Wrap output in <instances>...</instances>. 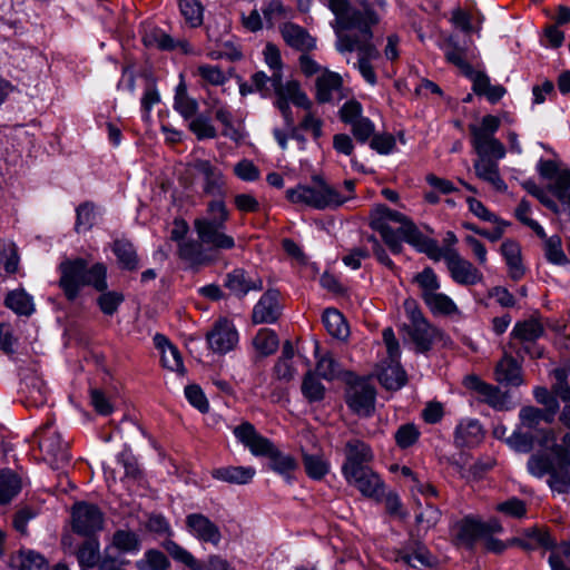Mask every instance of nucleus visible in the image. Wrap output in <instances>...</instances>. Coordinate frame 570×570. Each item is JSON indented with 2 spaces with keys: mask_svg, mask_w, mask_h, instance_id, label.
Masks as SVG:
<instances>
[{
  "mask_svg": "<svg viewBox=\"0 0 570 570\" xmlns=\"http://www.w3.org/2000/svg\"><path fill=\"white\" fill-rule=\"evenodd\" d=\"M323 2L335 17L331 24L336 36V50L341 53L357 51L360 73L366 82L376 85L377 78L371 60L380 57L377 48L372 42V28L380 22L377 12L367 3L362 9L353 7L350 0Z\"/></svg>",
  "mask_w": 570,
  "mask_h": 570,
  "instance_id": "obj_1",
  "label": "nucleus"
},
{
  "mask_svg": "<svg viewBox=\"0 0 570 570\" xmlns=\"http://www.w3.org/2000/svg\"><path fill=\"white\" fill-rule=\"evenodd\" d=\"M58 286L68 302H75L85 286L96 291L108 288V269L105 263H95L90 267L82 257L66 258L58 265Z\"/></svg>",
  "mask_w": 570,
  "mask_h": 570,
  "instance_id": "obj_2",
  "label": "nucleus"
},
{
  "mask_svg": "<svg viewBox=\"0 0 570 570\" xmlns=\"http://www.w3.org/2000/svg\"><path fill=\"white\" fill-rule=\"evenodd\" d=\"M230 218L225 197H214L206 205V216L194 220V228L202 243L216 250L235 248L234 237L226 233Z\"/></svg>",
  "mask_w": 570,
  "mask_h": 570,
  "instance_id": "obj_3",
  "label": "nucleus"
},
{
  "mask_svg": "<svg viewBox=\"0 0 570 570\" xmlns=\"http://www.w3.org/2000/svg\"><path fill=\"white\" fill-rule=\"evenodd\" d=\"M552 458L547 454H533L529 458L528 471L535 478L549 475V487L559 493L570 491V451L563 445L550 442Z\"/></svg>",
  "mask_w": 570,
  "mask_h": 570,
  "instance_id": "obj_4",
  "label": "nucleus"
},
{
  "mask_svg": "<svg viewBox=\"0 0 570 570\" xmlns=\"http://www.w3.org/2000/svg\"><path fill=\"white\" fill-rule=\"evenodd\" d=\"M286 198L293 204H302L314 209H335L347 202V197L321 175H313L311 184L297 185L286 190Z\"/></svg>",
  "mask_w": 570,
  "mask_h": 570,
  "instance_id": "obj_5",
  "label": "nucleus"
},
{
  "mask_svg": "<svg viewBox=\"0 0 570 570\" xmlns=\"http://www.w3.org/2000/svg\"><path fill=\"white\" fill-rule=\"evenodd\" d=\"M500 126V118L493 115L483 116L480 125H469L471 144L480 157L501 159L505 156L503 144L494 137Z\"/></svg>",
  "mask_w": 570,
  "mask_h": 570,
  "instance_id": "obj_6",
  "label": "nucleus"
},
{
  "mask_svg": "<svg viewBox=\"0 0 570 570\" xmlns=\"http://www.w3.org/2000/svg\"><path fill=\"white\" fill-rule=\"evenodd\" d=\"M404 307L409 323L404 324L403 328L415 345L416 352L430 351L435 337V328L425 318L415 301H405Z\"/></svg>",
  "mask_w": 570,
  "mask_h": 570,
  "instance_id": "obj_7",
  "label": "nucleus"
},
{
  "mask_svg": "<svg viewBox=\"0 0 570 570\" xmlns=\"http://www.w3.org/2000/svg\"><path fill=\"white\" fill-rule=\"evenodd\" d=\"M340 120L350 126L353 138L356 142L364 145L375 134V124L363 116V107L355 99L347 100L338 110Z\"/></svg>",
  "mask_w": 570,
  "mask_h": 570,
  "instance_id": "obj_8",
  "label": "nucleus"
},
{
  "mask_svg": "<svg viewBox=\"0 0 570 570\" xmlns=\"http://www.w3.org/2000/svg\"><path fill=\"white\" fill-rule=\"evenodd\" d=\"M376 390L366 379H357L348 383L345 390V402L356 415L370 417L375 411Z\"/></svg>",
  "mask_w": 570,
  "mask_h": 570,
  "instance_id": "obj_9",
  "label": "nucleus"
},
{
  "mask_svg": "<svg viewBox=\"0 0 570 570\" xmlns=\"http://www.w3.org/2000/svg\"><path fill=\"white\" fill-rule=\"evenodd\" d=\"M105 515L98 505L85 501L71 508V528L79 535L91 538L104 528Z\"/></svg>",
  "mask_w": 570,
  "mask_h": 570,
  "instance_id": "obj_10",
  "label": "nucleus"
},
{
  "mask_svg": "<svg viewBox=\"0 0 570 570\" xmlns=\"http://www.w3.org/2000/svg\"><path fill=\"white\" fill-rule=\"evenodd\" d=\"M205 338L210 351L224 355L237 347L239 334L234 322L223 316L214 322Z\"/></svg>",
  "mask_w": 570,
  "mask_h": 570,
  "instance_id": "obj_11",
  "label": "nucleus"
},
{
  "mask_svg": "<svg viewBox=\"0 0 570 570\" xmlns=\"http://www.w3.org/2000/svg\"><path fill=\"white\" fill-rule=\"evenodd\" d=\"M39 449L45 459L50 462L55 469H60L70 462L71 455L69 453L68 442L61 439V435L47 424L39 439Z\"/></svg>",
  "mask_w": 570,
  "mask_h": 570,
  "instance_id": "obj_12",
  "label": "nucleus"
},
{
  "mask_svg": "<svg viewBox=\"0 0 570 570\" xmlns=\"http://www.w3.org/2000/svg\"><path fill=\"white\" fill-rule=\"evenodd\" d=\"M464 385L478 394L480 402L488 404L493 410H510V395L508 392H502L499 386L487 383L476 375L466 376Z\"/></svg>",
  "mask_w": 570,
  "mask_h": 570,
  "instance_id": "obj_13",
  "label": "nucleus"
},
{
  "mask_svg": "<svg viewBox=\"0 0 570 570\" xmlns=\"http://www.w3.org/2000/svg\"><path fill=\"white\" fill-rule=\"evenodd\" d=\"M445 264L452 281L461 286H473L483 279L481 271L456 249L445 254Z\"/></svg>",
  "mask_w": 570,
  "mask_h": 570,
  "instance_id": "obj_14",
  "label": "nucleus"
},
{
  "mask_svg": "<svg viewBox=\"0 0 570 570\" xmlns=\"http://www.w3.org/2000/svg\"><path fill=\"white\" fill-rule=\"evenodd\" d=\"M274 94L275 97L273 105H294L295 107L304 110H309L313 102L307 97L306 92L302 89L301 82L296 79L283 81L281 73L278 79H274Z\"/></svg>",
  "mask_w": 570,
  "mask_h": 570,
  "instance_id": "obj_15",
  "label": "nucleus"
},
{
  "mask_svg": "<svg viewBox=\"0 0 570 570\" xmlns=\"http://www.w3.org/2000/svg\"><path fill=\"white\" fill-rule=\"evenodd\" d=\"M346 482L356 488L364 497L377 502L385 497V483L370 466L344 474Z\"/></svg>",
  "mask_w": 570,
  "mask_h": 570,
  "instance_id": "obj_16",
  "label": "nucleus"
},
{
  "mask_svg": "<svg viewBox=\"0 0 570 570\" xmlns=\"http://www.w3.org/2000/svg\"><path fill=\"white\" fill-rule=\"evenodd\" d=\"M450 533L452 543L456 548H464L469 551L474 550L478 541L483 538L480 518L472 514L465 515L451 527Z\"/></svg>",
  "mask_w": 570,
  "mask_h": 570,
  "instance_id": "obj_17",
  "label": "nucleus"
},
{
  "mask_svg": "<svg viewBox=\"0 0 570 570\" xmlns=\"http://www.w3.org/2000/svg\"><path fill=\"white\" fill-rule=\"evenodd\" d=\"M20 377L19 391L24 395L26 404L36 407L43 405L48 399V387L37 370L21 368Z\"/></svg>",
  "mask_w": 570,
  "mask_h": 570,
  "instance_id": "obj_18",
  "label": "nucleus"
},
{
  "mask_svg": "<svg viewBox=\"0 0 570 570\" xmlns=\"http://www.w3.org/2000/svg\"><path fill=\"white\" fill-rule=\"evenodd\" d=\"M233 433L237 441L247 448L254 456L267 458L275 448V444L258 433L249 422L240 423L234 429Z\"/></svg>",
  "mask_w": 570,
  "mask_h": 570,
  "instance_id": "obj_19",
  "label": "nucleus"
},
{
  "mask_svg": "<svg viewBox=\"0 0 570 570\" xmlns=\"http://www.w3.org/2000/svg\"><path fill=\"white\" fill-rule=\"evenodd\" d=\"M185 525L189 534L200 542L217 547L222 541L219 527L203 513L187 514Z\"/></svg>",
  "mask_w": 570,
  "mask_h": 570,
  "instance_id": "obj_20",
  "label": "nucleus"
},
{
  "mask_svg": "<svg viewBox=\"0 0 570 570\" xmlns=\"http://www.w3.org/2000/svg\"><path fill=\"white\" fill-rule=\"evenodd\" d=\"M193 168L203 177V193L213 197H225V177L220 168L207 159H196Z\"/></svg>",
  "mask_w": 570,
  "mask_h": 570,
  "instance_id": "obj_21",
  "label": "nucleus"
},
{
  "mask_svg": "<svg viewBox=\"0 0 570 570\" xmlns=\"http://www.w3.org/2000/svg\"><path fill=\"white\" fill-rule=\"evenodd\" d=\"M345 460L342 465V474L357 472V470L368 466L373 461L374 453L370 444L360 439H351L344 446Z\"/></svg>",
  "mask_w": 570,
  "mask_h": 570,
  "instance_id": "obj_22",
  "label": "nucleus"
},
{
  "mask_svg": "<svg viewBox=\"0 0 570 570\" xmlns=\"http://www.w3.org/2000/svg\"><path fill=\"white\" fill-rule=\"evenodd\" d=\"M278 297L277 289H267L253 307L252 322L254 324L275 323L279 318L282 309Z\"/></svg>",
  "mask_w": 570,
  "mask_h": 570,
  "instance_id": "obj_23",
  "label": "nucleus"
},
{
  "mask_svg": "<svg viewBox=\"0 0 570 570\" xmlns=\"http://www.w3.org/2000/svg\"><path fill=\"white\" fill-rule=\"evenodd\" d=\"M224 286L239 298L245 297L250 291L259 292L264 288L263 279L252 276L244 268L229 272L224 279Z\"/></svg>",
  "mask_w": 570,
  "mask_h": 570,
  "instance_id": "obj_24",
  "label": "nucleus"
},
{
  "mask_svg": "<svg viewBox=\"0 0 570 570\" xmlns=\"http://www.w3.org/2000/svg\"><path fill=\"white\" fill-rule=\"evenodd\" d=\"M405 242L434 261L443 259L445 262V254L449 250H455L452 247L441 248L435 239L425 236L416 225H409L406 227Z\"/></svg>",
  "mask_w": 570,
  "mask_h": 570,
  "instance_id": "obj_25",
  "label": "nucleus"
},
{
  "mask_svg": "<svg viewBox=\"0 0 570 570\" xmlns=\"http://www.w3.org/2000/svg\"><path fill=\"white\" fill-rule=\"evenodd\" d=\"M279 32L284 42L296 51L303 53L316 49V38L297 23L284 22L279 27Z\"/></svg>",
  "mask_w": 570,
  "mask_h": 570,
  "instance_id": "obj_26",
  "label": "nucleus"
},
{
  "mask_svg": "<svg viewBox=\"0 0 570 570\" xmlns=\"http://www.w3.org/2000/svg\"><path fill=\"white\" fill-rule=\"evenodd\" d=\"M521 425L531 432H535L540 438L538 443L542 448H548L550 442L556 441V434L552 429H538L542 422L541 409L534 406H523L519 412Z\"/></svg>",
  "mask_w": 570,
  "mask_h": 570,
  "instance_id": "obj_27",
  "label": "nucleus"
},
{
  "mask_svg": "<svg viewBox=\"0 0 570 570\" xmlns=\"http://www.w3.org/2000/svg\"><path fill=\"white\" fill-rule=\"evenodd\" d=\"M494 377L501 385L518 387L523 384L521 364L505 353L495 365Z\"/></svg>",
  "mask_w": 570,
  "mask_h": 570,
  "instance_id": "obj_28",
  "label": "nucleus"
},
{
  "mask_svg": "<svg viewBox=\"0 0 570 570\" xmlns=\"http://www.w3.org/2000/svg\"><path fill=\"white\" fill-rule=\"evenodd\" d=\"M315 87L316 100L320 104L331 102L335 97L341 98L343 79L337 72L325 70L317 77Z\"/></svg>",
  "mask_w": 570,
  "mask_h": 570,
  "instance_id": "obj_29",
  "label": "nucleus"
},
{
  "mask_svg": "<svg viewBox=\"0 0 570 570\" xmlns=\"http://www.w3.org/2000/svg\"><path fill=\"white\" fill-rule=\"evenodd\" d=\"M483 435L481 423L475 419H468L456 425L454 442L460 448H473L482 441Z\"/></svg>",
  "mask_w": 570,
  "mask_h": 570,
  "instance_id": "obj_30",
  "label": "nucleus"
},
{
  "mask_svg": "<svg viewBox=\"0 0 570 570\" xmlns=\"http://www.w3.org/2000/svg\"><path fill=\"white\" fill-rule=\"evenodd\" d=\"M111 250L121 269L136 272L140 268V258L135 245L130 240L126 238L115 239L111 244Z\"/></svg>",
  "mask_w": 570,
  "mask_h": 570,
  "instance_id": "obj_31",
  "label": "nucleus"
},
{
  "mask_svg": "<svg viewBox=\"0 0 570 570\" xmlns=\"http://www.w3.org/2000/svg\"><path fill=\"white\" fill-rule=\"evenodd\" d=\"M256 474L253 466H222L212 471V476L215 480L232 483V484H247L252 482Z\"/></svg>",
  "mask_w": 570,
  "mask_h": 570,
  "instance_id": "obj_32",
  "label": "nucleus"
},
{
  "mask_svg": "<svg viewBox=\"0 0 570 570\" xmlns=\"http://www.w3.org/2000/svg\"><path fill=\"white\" fill-rule=\"evenodd\" d=\"M390 222L399 223L400 233L402 234L403 240H405V229L409 225H415L414 222L405 216L404 214L393 210L386 205H377L371 213L370 223H379L389 225Z\"/></svg>",
  "mask_w": 570,
  "mask_h": 570,
  "instance_id": "obj_33",
  "label": "nucleus"
},
{
  "mask_svg": "<svg viewBox=\"0 0 570 570\" xmlns=\"http://www.w3.org/2000/svg\"><path fill=\"white\" fill-rule=\"evenodd\" d=\"M377 377L382 386L389 391L402 389L407 381L406 372L400 365L399 361H390L386 366L382 367Z\"/></svg>",
  "mask_w": 570,
  "mask_h": 570,
  "instance_id": "obj_34",
  "label": "nucleus"
},
{
  "mask_svg": "<svg viewBox=\"0 0 570 570\" xmlns=\"http://www.w3.org/2000/svg\"><path fill=\"white\" fill-rule=\"evenodd\" d=\"M444 56L449 63L460 69L463 75L472 73V65L469 61V50L460 46L453 39H449L443 46Z\"/></svg>",
  "mask_w": 570,
  "mask_h": 570,
  "instance_id": "obj_35",
  "label": "nucleus"
},
{
  "mask_svg": "<svg viewBox=\"0 0 570 570\" xmlns=\"http://www.w3.org/2000/svg\"><path fill=\"white\" fill-rule=\"evenodd\" d=\"M474 170L475 175L491 184L497 190H504L507 188L505 183L500 176L499 166L495 161L488 159L485 157H480V159L474 161Z\"/></svg>",
  "mask_w": 570,
  "mask_h": 570,
  "instance_id": "obj_36",
  "label": "nucleus"
},
{
  "mask_svg": "<svg viewBox=\"0 0 570 570\" xmlns=\"http://www.w3.org/2000/svg\"><path fill=\"white\" fill-rule=\"evenodd\" d=\"M11 566L16 570H48L49 564L46 558L37 551L26 549L19 550L11 558Z\"/></svg>",
  "mask_w": 570,
  "mask_h": 570,
  "instance_id": "obj_37",
  "label": "nucleus"
},
{
  "mask_svg": "<svg viewBox=\"0 0 570 570\" xmlns=\"http://www.w3.org/2000/svg\"><path fill=\"white\" fill-rule=\"evenodd\" d=\"M267 458L269 459V466L274 472L284 476L288 482L293 480V473L298 468V462L293 455L282 452L275 445Z\"/></svg>",
  "mask_w": 570,
  "mask_h": 570,
  "instance_id": "obj_38",
  "label": "nucleus"
},
{
  "mask_svg": "<svg viewBox=\"0 0 570 570\" xmlns=\"http://www.w3.org/2000/svg\"><path fill=\"white\" fill-rule=\"evenodd\" d=\"M501 254L509 267L511 278L520 279L524 275V268L521 263V249L518 243L505 240L501 244Z\"/></svg>",
  "mask_w": 570,
  "mask_h": 570,
  "instance_id": "obj_39",
  "label": "nucleus"
},
{
  "mask_svg": "<svg viewBox=\"0 0 570 570\" xmlns=\"http://www.w3.org/2000/svg\"><path fill=\"white\" fill-rule=\"evenodd\" d=\"M4 305L19 316L29 317L35 312L33 299L24 289L9 292L4 298Z\"/></svg>",
  "mask_w": 570,
  "mask_h": 570,
  "instance_id": "obj_40",
  "label": "nucleus"
},
{
  "mask_svg": "<svg viewBox=\"0 0 570 570\" xmlns=\"http://www.w3.org/2000/svg\"><path fill=\"white\" fill-rule=\"evenodd\" d=\"M401 560L406 564L417 568H436L439 559L424 544L416 542L411 553L401 556Z\"/></svg>",
  "mask_w": 570,
  "mask_h": 570,
  "instance_id": "obj_41",
  "label": "nucleus"
},
{
  "mask_svg": "<svg viewBox=\"0 0 570 570\" xmlns=\"http://www.w3.org/2000/svg\"><path fill=\"white\" fill-rule=\"evenodd\" d=\"M21 491V479L11 470L0 471V505L8 504Z\"/></svg>",
  "mask_w": 570,
  "mask_h": 570,
  "instance_id": "obj_42",
  "label": "nucleus"
},
{
  "mask_svg": "<svg viewBox=\"0 0 570 570\" xmlns=\"http://www.w3.org/2000/svg\"><path fill=\"white\" fill-rule=\"evenodd\" d=\"M433 315L451 316L459 313V308L453 299L439 291L423 299Z\"/></svg>",
  "mask_w": 570,
  "mask_h": 570,
  "instance_id": "obj_43",
  "label": "nucleus"
},
{
  "mask_svg": "<svg viewBox=\"0 0 570 570\" xmlns=\"http://www.w3.org/2000/svg\"><path fill=\"white\" fill-rule=\"evenodd\" d=\"M324 326L333 337L344 340L348 336V326L341 312L335 308H326L322 316Z\"/></svg>",
  "mask_w": 570,
  "mask_h": 570,
  "instance_id": "obj_44",
  "label": "nucleus"
},
{
  "mask_svg": "<svg viewBox=\"0 0 570 570\" xmlns=\"http://www.w3.org/2000/svg\"><path fill=\"white\" fill-rule=\"evenodd\" d=\"M111 544L121 553L136 554L141 548L139 535L134 531L124 529L114 532Z\"/></svg>",
  "mask_w": 570,
  "mask_h": 570,
  "instance_id": "obj_45",
  "label": "nucleus"
},
{
  "mask_svg": "<svg viewBox=\"0 0 570 570\" xmlns=\"http://www.w3.org/2000/svg\"><path fill=\"white\" fill-rule=\"evenodd\" d=\"M174 109L185 119L189 120L198 111V102L187 94L186 86L179 83L174 97Z\"/></svg>",
  "mask_w": 570,
  "mask_h": 570,
  "instance_id": "obj_46",
  "label": "nucleus"
},
{
  "mask_svg": "<svg viewBox=\"0 0 570 570\" xmlns=\"http://www.w3.org/2000/svg\"><path fill=\"white\" fill-rule=\"evenodd\" d=\"M262 13L266 28L273 29L278 20L291 18L293 10L284 6L281 0H269L263 6Z\"/></svg>",
  "mask_w": 570,
  "mask_h": 570,
  "instance_id": "obj_47",
  "label": "nucleus"
},
{
  "mask_svg": "<svg viewBox=\"0 0 570 570\" xmlns=\"http://www.w3.org/2000/svg\"><path fill=\"white\" fill-rule=\"evenodd\" d=\"M161 546L175 561L185 564L191 570H204V566L197 561L188 550L179 546L177 542L166 539Z\"/></svg>",
  "mask_w": 570,
  "mask_h": 570,
  "instance_id": "obj_48",
  "label": "nucleus"
},
{
  "mask_svg": "<svg viewBox=\"0 0 570 570\" xmlns=\"http://www.w3.org/2000/svg\"><path fill=\"white\" fill-rule=\"evenodd\" d=\"M544 333L542 324L533 318L518 322L511 335L522 342H534L540 338Z\"/></svg>",
  "mask_w": 570,
  "mask_h": 570,
  "instance_id": "obj_49",
  "label": "nucleus"
},
{
  "mask_svg": "<svg viewBox=\"0 0 570 570\" xmlns=\"http://www.w3.org/2000/svg\"><path fill=\"white\" fill-rule=\"evenodd\" d=\"M253 345L262 356H269L277 351L279 340L273 330L261 328L253 340Z\"/></svg>",
  "mask_w": 570,
  "mask_h": 570,
  "instance_id": "obj_50",
  "label": "nucleus"
},
{
  "mask_svg": "<svg viewBox=\"0 0 570 570\" xmlns=\"http://www.w3.org/2000/svg\"><path fill=\"white\" fill-rule=\"evenodd\" d=\"M413 283L417 285L422 299L438 292L441 287L439 277L431 267H425L414 275Z\"/></svg>",
  "mask_w": 570,
  "mask_h": 570,
  "instance_id": "obj_51",
  "label": "nucleus"
},
{
  "mask_svg": "<svg viewBox=\"0 0 570 570\" xmlns=\"http://www.w3.org/2000/svg\"><path fill=\"white\" fill-rule=\"evenodd\" d=\"M137 570H168L170 561L161 551L148 549L144 557L135 562Z\"/></svg>",
  "mask_w": 570,
  "mask_h": 570,
  "instance_id": "obj_52",
  "label": "nucleus"
},
{
  "mask_svg": "<svg viewBox=\"0 0 570 570\" xmlns=\"http://www.w3.org/2000/svg\"><path fill=\"white\" fill-rule=\"evenodd\" d=\"M77 560L82 570L98 566L100 563L98 540L88 538V540L79 547Z\"/></svg>",
  "mask_w": 570,
  "mask_h": 570,
  "instance_id": "obj_53",
  "label": "nucleus"
},
{
  "mask_svg": "<svg viewBox=\"0 0 570 570\" xmlns=\"http://www.w3.org/2000/svg\"><path fill=\"white\" fill-rule=\"evenodd\" d=\"M543 250L546 259L553 265L564 266L570 263L562 249L561 237L558 235H552L549 238H546V242L543 243Z\"/></svg>",
  "mask_w": 570,
  "mask_h": 570,
  "instance_id": "obj_54",
  "label": "nucleus"
},
{
  "mask_svg": "<svg viewBox=\"0 0 570 570\" xmlns=\"http://www.w3.org/2000/svg\"><path fill=\"white\" fill-rule=\"evenodd\" d=\"M96 205L92 202H83L76 208L75 230L77 233L90 230L96 223Z\"/></svg>",
  "mask_w": 570,
  "mask_h": 570,
  "instance_id": "obj_55",
  "label": "nucleus"
},
{
  "mask_svg": "<svg viewBox=\"0 0 570 570\" xmlns=\"http://www.w3.org/2000/svg\"><path fill=\"white\" fill-rule=\"evenodd\" d=\"M302 460L306 474L313 480L323 479L330 471V464L322 455L303 452Z\"/></svg>",
  "mask_w": 570,
  "mask_h": 570,
  "instance_id": "obj_56",
  "label": "nucleus"
},
{
  "mask_svg": "<svg viewBox=\"0 0 570 570\" xmlns=\"http://www.w3.org/2000/svg\"><path fill=\"white\" fill-rule=\"evenodd\" d=\"M539 438L540 436L538 434L531 431L522 432L521 429H517L507 439V443L517 452L529 453L532 451L534 443L538 442Z\"/></svg>",
  "mask_w": 570,
  "mask_h": 570,
  "instance_id": "obj_57",
  "label": "nucleus"
},
{
  "mask_svg": "<svg viewBox=\"0 0 570 570\" xmlns=\"http://www.w3.org/2000/svg\"><path fill=\"white\" fill-rule=\"evenodd\" d=\"M370 227L380 233L383 242L390 248L393 254H399L402 250V234L400 227L393 229L390 225H383L379 223H370Z\"/></svg>",
  "mask_w": 570,
  "mask_h": 570,
  "instance_id": "obj_58",
  "label": "nucleus"
},
{
  "mask_svg": "<svg viewBox=\"0 0 570 570\" xmlns=\"http://www.w3.org/2000/svg\"><path fill=\"white\" fill-rule=\"evenodd\" d=\"M333 148L334 150L347 157H351L352 168L364 173V166L357 161L356 158L353 157L355 145L353 138L347 134H335L333 136Z\"/></svg>",
  "mask_w": 570,
  "mask_h": 570,
  "instance_id": "obj_59",
  "label": "nucleus"
},
{
  "mask_svg": "<svg viewBox=\"0 0 570 570\" xmlns=\"http://www.w3.org/2000/svg\"><path fill=\"white\" fill-rule=\"evenodd\" d=\"M98 292L100 295L97 297V305L101 313L107 316L116 314L125 301L124 294L117 291H108V288Z\"/></svg>",
  "mask_w": 570,
  "mask_h": 570,
  "instance_id": "obj_60",
  "label": "nucleus"
},
{
  "mask_svg": "<svg viewBox=\"0 0 570 570\" xmlns=\"http://www.w3.org/2000/svg\"><path fill=\"white\" fill-rule=\"evenodd\" d=\"M301 390L308 402H318L325 396V386L320 382L313 371H308L304 375Z\"/></svg>",
  "mask_w": 570,
  "mask_h": 570,
  "instance_id": "obj_61",
  "label": "nucleus"
},
{
  "mask_svg": "<svg viewBox=\"0 0 570 570\" xmlns=\"http://www.w3.org/2000/svg\"><path fill=\"white\" fill-rule=\"evenodd\" d=\"M146 47L157 48L160 50L176 49V41L160 28L148 30L142 37Z\"/></svg>",
  "mask_w": 570,
  "mask_h": 570,
  "instance_id": "obj_62",
  "label": "nucleus"
},
{
  "mask_svg": "<svg viewBox=\"0 0 570 570\" xmlns=\"http://www.w3.org/2000/svg\"><path fill=\"white\" fill-rule=\"evenodd\" d=\"M179 9L191 28H197L203 23L204 8L199 0H180Z\"/></svg>",
  "mask_w": 570,
  "mask_h": 570,
  "instance_id": "obj_63",
  "label": "nucleus"
},
{
  "mask_svg": "<svg viewBox=\"0 0 570 570\" xmlns=\"http://www.w3.org/2000/svg\"><path fill=\"white\" fill-rule=\"evenodd\" d=\"M203 245L204 243L195 239H186L178 244V256L180 259L193 263H203Z\"/></svg>",
  "mask_w": 570,
  "mask_h": 570,
  "instance_id": "obj_64",
  "label": "nucleus"
}]
</instances>
